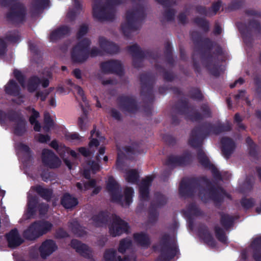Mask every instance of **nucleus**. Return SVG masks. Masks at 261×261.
<instances>
[{"label": "nucleus", "mask_w": 261, "mask_h": 261, "mask_svg": "<svg viewBox=\"0 0 261 261\" xmlns=\"http://www.w3.org/2000/svg\"><path fill=\"white\" fill-rule=\"evenodd\" d=\"M153 180L152 176H147L142 180L139 186V191L141 197L143 199H146L149 194V187Z\"/></svg>", "instance_id": "6ab92c4d"}, {"label": "nucleus", "mask_w": 261, "mask_h": 261, "mask_svg": "<svg viewBox=\"0 0 261 261\" xmlns=\"http://www.w3.org/2000/svg\"><path fill=\"white\" fill-rule=\"evenodd\" d=\"M84 190H87L90 188H94L92 191V194L95 195L98 194L101 190L100 187H96V181L94 179H92L89 181L84 183Z\"/></svg>", "instance_id": "f704fd0d"}, {"label": "nucleus", "mask_w": 261, "mask_h": 261, "mask_svg": "<svg viewBox=\"0 0 261 261\" xmlns=\"http://www.w3.org/2000/svg\"><path fill=\"white\" fill-rule=\"evenodd\" d=\"M44 125L43 126V129L45 131H48L50 128H53L55 126V122L50 118V116L48 113H45L44 114Z\"/></svg>", "instance_id": "72a5a7b5"}, {"label": "nucleus", "mask_w": 261, "mask_h": 261, "mask_svg": "<svg viewBox=\"0 0 261 261\" xmlns=\"http://www.w3.org/2000/svg\"><path fill=\"white\" fill-rule=\"evenodd\" d=\"M81 7V3L79 0H74V9L67 13V16L69 20H72L76 15Z\"/></svg>", "instance_id": "473e14b6"}, {"label": "nucleus", "mask_w": 261, "mask_h": 261, "mask_svg": "<svg viewBox=\"0 0 261 261\" xmlns=\"http://www.w3.org/2000/svg\"><path fill=\"white\" fill-rule=\"evenodd\" d=\"M91 223L95 226H102L104 223L101 216H94L91 219Z\"/></svg>", "instance_id": "de8ad7c7"}, {"label": "nucleus", "mask_w": 261, "mask_h": 261, "mask_svg": "<svg viewBox=\"0 0 261 261\" xmlns=\"http://www.w3.org/2000/svg\"><path fill=\"white\" fill-rule=\"evenodd\" d=\"M90 167L94 173L99 171L100 168V166L98 163H95L94 162H91V165H90Z\"/></svg>", "instance_id": "338daca9"}, {"label": "nucleus", "mask_w": 261, "mask_h": 261, "mask_svg": "<svg viewBox=\"0 0 261 261\" xmlns=\"http://www.w3.org/2000/svg\"><path fill=\"white\" fill-rule=\"evenodd\" d=\"M41 83V80L37 77H32L29 80L27 83V89L29 91L34 92Z\"/></svg>", "instance_id": "c85d7f7f"}, {"label": "nucleus", "mask_w": 261, "mask_h": 261, "mask_svg": "<svg viewBox=\"0 0 261 261\" xmlns=\"http://www.w3.org/2000/svg\"><path fill=\"white\" fill-rule=\"evenodd\" d=\"M127 50L128 53L134 57V64L135 66H137V65L135 64V60L137 58L138 56H139L140 54V49L139 47L137 44H133L128 47Z\"/></svg>", "instance_id": "e433bc0d"}, {"label": "nucleus", "mask_w": 261, "mask_h": 261, "mask_svg": "<svg viewBox=\"0 0 261 261\" xmlns=\"http://www.w3.org/2000/svg\"><path fill=\"white\" fill-rule=\"evenodd\" d=\"M196 22L201 25L202 27L204 28L205 30H207L208 27V24L207 22H206L204 20L202 19H196L195 20Z\"/></svg>", "instance_id": "052dcab7"}, {"label": "nucleus", "mask_w": 261, "mask_h": 261, "mask_svg": "<svg viewBox=\"0 0 261 261\" xmlns=\"http://www.w3.org/2000/svg\"><path fill=\"white\" fill-rule=\"evenodd\" d=\"M69 227L71 231L77 236L82 237L86 233L85 231L83 229L76 220H72L70 222Z\"/></svg>", "instance_id": "bb28decb"}, {"label": "nucleus", "mask_w": 261, "mask_h": 261, "mask_svg": "<svg viewBox=\"0 0 261 261\" xmlns=\"http://www.w3.org/2000/svg\"><path fill=\"white\" fill-rule=\"evenodd\" d=\"M220 7L221 4L220 3H216L213 4L211 10L207 12L204 9L203 10V13L208 16H213L216 14V12L220 9Z\"/></svg>", "instance_id": "37998d69"}, {"label": "nucleus", "mask_w": 261, "mask_h": 261, "mask_svg": "<svg viewBox=\"0 0 261 261\" xmlns=\"http://www.w3.org/2000/svg\"><path fill=\"white\" fill-rule=\"evenodd\" d=\"M8 120L16 121L14 128L15 134L17 135H21L24 133L26 129L25 121L24 119L19 118L15 112H12L8 114H6L3 111H0V122H5Z\"/></svg>", "instance_id": "39448f33"}, {"label": "nucleus", "mask_w": 261, "mask_h": 261, "mask_svg": "<svg viewBox=\"0 0 261 261\" xmlns=\"http://www.w3.org/2000/svg\"><path fill=\"white\" fill-rule=\"evenodd\" d=\"M73 88L75 92L77 93L79 95V97H80L83 101L85 103V106H87V103L86 100V98L84 96V91L79 86L73 85Z\"/></svg>", "instance_id": "49530a36"}, {"label": "nucleus", "mask_w": 261, "mask_h": 261, "mask_svg": "<svg viewBox=\"0 0 261 261\" xmlns=\"http://www.w3.org/2000/svg\"><path fill=\"white\" fill-rule=\"evenodd\" d=\"M215 232L217 239L222 242H225L226 237L223 230L218 225L215 227Z\"/></svg>", "instance_id": "a19ab883"}, {"label": "nucleus", "mask_w": 261, "mask_h": 261, "mask_svg": "<svg viewBox=\"0 0 261 261\" xmlns=\"http://www.w3.org/2000/svg\"><path fill=\"white\" fill-rule=\"evenodd\" d=\"M143 10L142 9L129 10L126 12L125 18L122 22L121 29L126 36H129L133 32L139 28V19L142 17Z\"/></svg>", "instance_id": "7ed1b4c3"}, {"label": "nucleus", "mask_w": 261, "mask_h": 261, "mask_svg": "<svg viewBox=\"0 0 261 261\" xmlns=\"http://www.w3.org/2000/svg\"><path fill=\"white\" fill-rule=\"evenodd\" d=\"M42 159L43 162L51 168H57L61 164L60 159L48 149H44L42 151Z\"/></svg>", "instance_id": "6e6552de"}, {"label": "nucleus", "mask_w": 261, "mask_h": 261, "mask_svg": "<svg viewBox=\"0 0 261 261\" xmlns=\"http://www.w3.org/2000/svg\"><path fill=\"white\" fill-rule=\"evenodd\" d=\"M198 158L199 162L202 165L205 167H208L210 164L208 159L202 151H200L198 154Z\"/></svg>", "instance_id": "c03bdc74"}, {"label": "nucleus", "mask_w": 261, "mask_h": 261, "mask_svg": "<svg viewBox=\"0 0 261 261\" xmlns=\"http://www.w3.org/2000/svg\"><path fill=\"white\" fill-rule=\"evenodd\" d=\"M93 16L98 20H111L115 15V6L119 3V0H109L106 5L101 4L99 0H94Z\"/></svg>", "instance_id": "f03ea898"}, {"label": "nucleus", "mask_w": 261, "mask_h": 261, "mask_svg": "<svg viewBox=\"0 0 261 261\" xmlns=\"http://www.w3.org/2000/svg\"><path fill=\"white\" fill-rule=\"evenodd\" d=\"M124 177L128 182L135 184L139 178V174L135 169H128L126 170Z\"/></svg>", "instance_id": "a878e982"}, {"label": "nucleus", "mask_w": 261, "mask_h": 261, "mask_svg": "<svg viewBox=\"0 0 261 261\" xmlns=\"http://www.w3.org/2000/svg\"><path fill=\"white\" fill-rule=\"evenodd\" d=\"M49 93V92H37L36 96L37 97H40L42 101H44Z\"/></svg>", "instance_id": "680f3d73"}, {"label": "nucleus", "mask_w": 261, "mask_h": 261, "mask_svg": "<svg viewBox=\"0 0 261 261\" xmlns=\"http://www.w3.org/2000/svg\"><path fill=\"white\" fill-rule=\"evenodd\" d=\"M231 129L230 124L228 122L224 124L223 125H221L219 126L218 128L212 127V130L213 133L215 134H218L220 132L228 131Z\"/></svg>", "instance_id": "ea45409f"}, {"label": "nucleus", "mask_w": 261, "mask_h": 261, "mask_svg": "<svg viewBox=\"0 0 261 261\" xmlns=\"http://www.w3.org/2000/svg\"><path fill=\"white\" fill-rule=\"evenodd\" d=\"M119 105L121 110L125 113H134L137 110L135 100L129 96L121 97Z\"/></svg>", "instance_id": "9d476101"}, {"label": "nucleus", "mask_w": 261, "mask_h": 261, "mask_svg": "<svg viewBox=\"0 0 261 261\" xmlns=\"http://www.w3.org/2000/svg\"><path fill=\"white\" fill-rule=\"evenodd\" d=\"M132 246V241L129 239H122L120 241L118 247V251L123 253Z\"/></svg>", "instance_id": "2f4dec72"}, {"label": "nucleus", "mask_w": 261, "mask_h": 261, "mask_svg": "<svg viewBox=\"0 0 261 261\" xmlns=\"http://www.w3.org/2000/svg\"><path fill=\"white\" fill-rule=\"evenodd\" d=\"M200 236L207 244L212 246H214V239L206 228L200 232Z\"/></svg>", "instance_id": "7c9ffc66"}, {"label": "nucleus", "mask_w": 261, "mask_h": 261, "mask_svg": "<svg viewBox=\"0 0 261 261\" xmlns=\"http://www.w3.org/2000/svg\"><path fill=\"white\" fill-rule=\"evenodd\" d=\"M35 224H36L41 236L50 231L53 227L52 224L48 221H38L35 222Z\"/></svg>", "instance_id": "393cba45"}, {"label": "nucleus", "mask_w": 261, "mask_h": 261, "mask_svg": "<svg viewBox=\"0 0 261 261\" xmlns=\"http://www.w3.org/2000/svg\"><path fill=\"white\" fill-rule=\"evenodd\" d=\"M242 205L244 207L248 208L253 205V201L251 199H243L242 201Z\"/></svg>", "instance_id": "bf43d9fd"}, {"label": "nucleus", "mask_w": 261, "mask_h": 261, "mask_svg": "<svg viewBox=\"0 0 261 261\" xmlns=\"http://www.w3.org/2000/svg\"><path fill=\"white\" fill-rule=\"evenodd\" d=\"M50 146L51 147L56 149L58 153H62L61 152V150H63V151H65L68 150V147H66L62 144L59 145L56 140H54L51 142Z\"/></svg>", "instance_id": "79ce46f5"}, {"label": "nucleus", "mask_w": 261, "mask_h": 261, "mask_svg": "<svg viewBox=\"0 0 261 261\" xmlns=\"http://www.w3.org/2000/svg\"><path fill=\"white\" fill-rule=\"evenodd\" d=\"M26 110L28 111V114H30L29 120L30 123L34 125V129L35 131L39 132L41 126L40 123L36 120V118L39 117V113L34 108L31 107H27Z\"/></svg>", "instance_id": "4be33fe9"}, {"label": "nucleus", "mask_w": 261, "mask_h": 261, "mask_svg": "<svg viewBox=\"0 0 261 261\" xmlns=\"http://www.w3.org/2000/svg\"><path fill=\"white\" fill-rule=\"evenodd\" d=\"M186 157L177 155L170 156L166 162V164L169 166H174L178 165L185 164L187 162Z\"/></svg>", "instance_id": "b1692460"}, {"label": "nucleus", "mask_w": 261, "mask_h": 261, "mask_svg": "<svg viewBox=\"0 0 261 261\" xmlns=\"http://www.w3.org/2000/svg\"><path fill=\"white\" fill-rule=\"evenodd\" d=\"M5 90L7 93L13 95L18 94L19 92V87L13 80L10 81L6 86Z\"/></svg>", "instance_id": "c756f323"}, {"label": "nucleus", "mask_w": 261, "mask_h": 261, "mask_svg": "<svg viewBox=\"0 0 261 261\" xmlns=\"http://www.w3.org/2000/svg\"><path fill=\"white\" fill-rule=\"evenodd\" d=\"M19 39V35L17 32H14L10 34L7 37V41L10 42H16Z\"/></svg>", "instance_id": "8fccbe9b"}, {"label": "nucleus", "mask_w": 261, "mask_h": 261, "mask_svg": "<svg viewBox=\"0 0 261 261\" xmlns=\"http://www.w3.org/2000/svg\"><path fill=\"white\" fill-rule=\"evenodd\" d=\"M111 116L115 119L119 120L120 119V114L118 111L115 109H112L111 111Z\"/></svg>", "instance_id": "69168bd1"}, {"label": "nucleus", "mask_w": 261, "mask_h": 261, "mask_svg": "<svg viewBox=\"0 0 261 261\" xmlns=\"http://www.w3.org/2000/svg\"><path fill=\"white\" fill-rule=\"evenodd\" d=\"M23 235L24 238L29 240H35L41 237L35 222L24 231Z\"/></svg>", "instance_id": "a211bd4d"}, {"label": "nucleus", "mask_w": 261, "mask_h": 261, "mask_svg": "<svg viewBox=\"0 0 261 261\" xmlns=\"http://www.w3.org/2000/svg\"><path fill=\"white\" fill-rule=\"evenodd\" d=\"M157 201L159 203L158 205H161L166 202V199L163 195L160 194L157 197Z\"/></svg>", "instance_id": "774afa93"}, {"label": "nucleus", "mask_w": 261, "mask_h": 261, "mask_svg": "<svg viewBox=\"0 0 261 261\" xmlns=\"http://www.w3.org/2000/svg\"><path fill=\"white\" fill-rule=\"evenodd\" d=\"M50 139L48 135H44L42 134H38L37 136V140L38 142L43 143L49 141Z\"/></svg>", "instance_id": "864d4df0"}, {"label": "nucleus", "mask_w": 261, "mask_h": 261, "mask_svg": "<svg viewBox=\"0 0 261 261\" xmlns=\"http://www.w3.org/2000/svg\"><path fill=\"white\" fill-rule=\"evenodd\" d=\"M91 44L88 38L79 40L73 46L71 51L72 60L76 63H83L89 57L88 49Z\"/></svg>", "instance_id": "20e7f679"}, {"label": "nucleus", "mask_w": 261, "mask_h": 261, "mask_svg": "<svg viewBox=\"0 0 261 261\" xmlns=\"http://www.w3.org/2000/svg\"><path fill=\"white\" fill-rule=\"evenodd\" d=\"M107 188L111 195L112 200L120 203L122 206H128L132 202L133 193L132 188H126L124 192V196L120 195V188L113 177H109Z\"/></svg>", "instance_id": "f257e3e1"}, {"label": "nucleus", "mask_w": 261, "mask_h": 261, "mask_svg": "<svg viewBox=\"0 0 261 261\" xmlns=\"http://www.w3.org/2000/svg\"><path fill=\"white\" fill-rule=\"evenodd\" d=\"M8 245L11 248H15L21 245L23 239L21 238L17 229L12 230L7 234Z\"/></svg>", "instance_id": "2eb2a0df"}, {"label": "nucleus", "mask_w": 261, "mask_h": 261, "mask_svg": "<svg viewBox=\"0 0 261 261\" xmlns=\"http://www.w3.org/2000/svg\"><path fill=\"white\" fill-rule=\"evenodd\" d=\"M98 43L99 47L102 52L115 54L119 50V47L117 45L109 41L103 37H99Z\"/></svg>", "instance_id": "ddd939ff"}, {"label": "nucleus", "mask_w": 261, "mask_h": 261, "mask_svg": "<svg viewBox=\"0 0 261 261\" xmlns=\"http://www.w3.org/2000/svg\"><path fill=\"white\" fill-rule=\"evenodd\" d=\"M69 32V29L66 27H63L53 32L50 35L51 40H56L64 35L67 34Z\"/></svg>", "instance_id": "cd10ccee"}, {"label": "nucleus", "mask_w": 261, "mask_h": 261, "mask_svg": "<svg viewBox=\"0 0 261 261\" xmlns=\"http://www.w3.org/2000/svg\"><path fill=\"white\" fill-rule=\"evenodd\" d=\"M101 68L105 73L115 72L121 74L122 71L121 62L116 60H111L103 62L101 64Z\"/></svg>", "instance_id": "9b49d317"}, {"label": "nucleus", "mask_w": 261, "mask_h": 261, "mask_svg": "<svg viewBox=\"0 0 261 261\" xmlns=\"http://www.w3.org/2000/svg\"><path fill=\"white\" fill-rule=\"evenodd\" d=\"M134 239L137 243L143 248H147L150 244V239L145 233H136L134 234Z\"/></svg>", "instance_id": "5701e85b"}, {"label": "nucleus", "mask_w": 261, "mask_h": 261, "mask_svg": "<svg viewBox=\"0 0 261 261\" xmlns=\"http://www.w3.org/2000/svg\"><path fill=\"white\" fill-rule=\"evenodd\" d=\"M222 144V151L226 157H228L233 151L235 148L234 142L228 138H223L221 141Z\"/></svg>", "instance_id": "aec40b11"}, {"label": "nucleus", "mask_w": 261, "mask_h": 261, "mask_svg": "<svg viewBox=\"0 0 261 261\" xmlns=\"http://www.w3.org/2000/svg\"><path fill=\"white\" fill-rule=\"evenodd\" d=\"M246 142H247V144H248V145L249 146V153L251 155H255V146L253 144L252 140L250 138H248L246 139Z\"/></svg>", "instance_id": "09e8293b"}, {"label": "nucleus", "mask_w": 261, "mask_h": 261, "mask_svg": "<svg viewBox=\"0 0 261 261\" xmlns=\"http://www.w3.org/2000/svg\"><path fill=\"white\" fill-rule=\"evenodd\" d=\"M61 152L62 153H59L61 158H63V160L66 164V165L68 167L69 169H71L72 167L71 163L69 161H68L67 159L64 158L65 156V153H67V151H63V150H61Z\"/></svg>", "instance_id": "13d9d810"}, {"label": "nucleus", "mask_w": 261, "mask_h": 261, "mask_svg": "<svg viewBox=\"0 0 261 261\" xmlns=\"http://www.w3.org/2000/svg\"><path fill=\"white\" fill-rule=\"evenodd\" d=\"M189 211L191 215L195 216H198L202 214V212L195 205H192L190 208Z\"/></svg>", "instance_id": "603ef678"}, {"label": "nucleus", "mask_w": 261, "mask_h": 261, "mask_svg": "<svg viewBox=\"0 0 261 261\" xmlns=\"http://www.w3.org/2000/svg\"><path fill=\"white\" fill-rule=\"evenodd\" d=\"M14 74L15 77L18 80L20 84L21 85V86L24 87L25 86L23 82V78L21 72L17 70H15L14 71Z\"/></svg>", "instance_id": "6e6d98bb"}, {"label": "nucleus", "mask_w": 261, "mask_h": 261, "mask_svg": "<svg viewBox=\"0 0 261 261\" xmlns=\"http://www.w3.org/2000/svg\"><path fill=\"white\" fill-rule=\"evenodd\" d=\"M103 52L101 49H99L96 47H93L90 52H89V55H90L91 57H95L98 55L102 54Z\"/></svg>", "instance_id": "4d7b16f0"}, {"label": "nucleus", "mask_w": 261, "mask_h": 261, "mask_svg": "<svg viewBox=\"0 0 261 261\" xmlns=\"http://www.w3.org/2000/svg\"><path fill=\"white\" fill-rule=\"evenodd\" d=\"M36 192L43 198L48 200L51 195V191L48 189L42 188L41 186H37L36 187Z\"/></svg>", "instance_id": "c9c22d12"}, {"label": "nucleus", "mask_w": 261, "mask_h": 261, "mask_svg": "<svg viewBox=\"0 0 261 261\" xmlns=\"http://www.w3.org/2000/svg\"><path fill=\"white\" fill-rule=\"evenodd\" d=\"M25 11L23 6L18 4L13 8L8 14V18L15 22H19L23 20Z\"/></svg>", "instance_id": "f8f14e48"}, {"label": "nucleus", "mask_w": 261, "mask_h": 261, "mask_svg": "<svg viewBox=\"0 0 261 261\" xmlns=\"http://www.w3.org/2000/svg\"><path fill=\"white\" fill-rule=\"evenodd\" d=\"M102 139L103 137L100 136L99 132H96L94 128L91 132V140L89 143L88 148L82 147L79 148L78 150L84 156H90L95 151V148L99 145V141Z\"/></svg>", "instance_id": "0eeeda50"}, {"label": "nucleus", "mask_w": 261, "mask_h": 261, "mask_svg": "<svg viewBox=\"0 0 261 261\" xmlns=\"http://www.w3.org/2000/svg\"><path fill=\"white\" fill-rule=\"evenodd\" d=\"M232 217L225 214L221 215V222L225 228L230 227L232 223Z\"/></svg>", "instance_id": "58836bf2"}, {"label": "nucleus", "mask_w": 261, "mask_h": 261, "mask_svg": "<svg viewBox=\"0 0 261 261\" xmlns=\"http://www.w3.org/2000/svg\"><path fill=\"white\" fill-rule=\"evenodd\" d=\"M66 139L71 142H79L81 140V137L75 133H67L65 136Z\"/></svg>", "instance_id": "a18cd8bd"}, {"label": "nucleus", "mask_w": 261, "mask_h": 261, "mask_svg": "<svg viewBox=\"0 0 261 261\" xmlns=\"http://www.w3.org/2000/svg\"><path fill=\"white\" fill-rule=\"evenodd\" d=\"M40 256L45 259L58 249L56 243L52 240H46L43 242L38 248Z\"/></svg>", "instance_id": "1a4fd4ad"}, {"label": "nucleus", "mask_w": 261, "mask_h": 261, "mask_svg": "<svg viewBox=\"0 0 261 261\" xmlns=\"http://www.w3.org/2000/svg\"><path fill=\"white\" fill-rule=\"evenodd\" d=\"M87 117L85 115L79 118V125L81 129H85L86 128Z\"/></svg>", "instance_id": "3c124183"}, {"label": "nucleus", "mask_w": 261, "mask_h": 261, "mask_svg": "<svg viewBox=\"0 0 261 261\" xmlns=\"http://www.w3.org/2000/svg\"><path fill=\"white\" fill-rule=\"evenodd\" d=\"M61 202L62 205L66 209L72 208L78 203L77 199L68 193L63 196Z\"/></svg>", "instance_id": "412c9836"}, {"label": "nucleus", "mask_w": 261, "mask_h": 261, "mask_svg": "<svg viewBox=\"0 0 261 261\" xmlns=\"http://www.w3.org/2000/svg\"><path fill=\"white\" fill-rule=\"evenodd\" d=\"M201 140V137L199 134H197L195 132H193L189 140V143L191 146L196 147L200 144Z\"/></svg>", "instance_id": "4c0bfd02"}, {"label": "nucleus", "mask_w": 261, "mask_h": 261, "mask_svg": "<svg viewBox=\"0 0 261 261\" xmlns=\"http://www.w3.org/2000/svg\"><path fill=\"white\" fill-rule=\"evenodd\" d=\"M109 232L113 237L120 236L128 231L127 223L118 217H115L109 224Z\"/></svg>", "instance_id": "423d86ee"}, {"label": "nucleus", "mask_w": 261, "mask_h": 261, "mask_svg": "<svg viewBox=\"0 0 261 261\" xmlns=\"http://www.w3.org/2000/svg\"><path fill=\"white\" fill-rule=\"evenodd\" d=\"M103 257L105 261H135L136 259V256L134 255L131 257L127 256L123 259L118 255L116 251L113 249L107 250L104 253Z\"/></svg>", "instance_id": "4468645a"}, {"label": "nucleus", "mask_w": 261, "mask_h": 261, "mask_svg": "<svg viewBox=\"0 0 261 261\" xmlns=\"http://www.w3.org/2000/svg\"><path fill=\"white\" fill-rule=\"evenodd\" d=\"M38 248H33L30 250V255L33 258H37L39 256Z\"/></svg>", "instance_id": "0e129e2a"}, {"label": "nucleus", "mask_w": 261, "mask_h": 261, "mask_svg": "<svg viewBox=\"0 0 261 261\" xmlns=\"http://www.w3.org/2000/svg\"><path fill=\"white\" fill-rule=\"evenodd\" d=\"M234 120L237 122H238V125L240 128L242 129H245V126L241 123L242 121V118L238 114H236L235 115Z\"/></svg>", "instance_id": "e2e57ef3"}, {"label": "nucleus", "mask_w": 261, "mask_h": 261, "mask_svg": "<svg viewBox=\"0 0 261 261\" xmlns=\"http://www.w3.org/2000/svg\"><path fill=\"white\" fill-rule=\"evenodd\" d=\"M49 0H34L31 6V13L32 16H35L41 13L48 5Z\"/></svg>", "instance_id": "f3484780"}, {"label": "nucleus", "mask_w": 261, "mask_h": 261, "mask_svg": "<svg viewBox=\"0 0 261 261\" xmlns=\"http://www.w3.org/2000/svg\"><path fill=\"white\" fill-rule=\"evenodd\" d=\"M71 246L76 252L85 257H90L92 254L91 248L84 244H82L76 240H73L71 242Z\"/></svg>", "instance_id": "dca6fc26"}, {"label": "nucleus", "mask_w": 261, "mask_h": 261, "mask_svg": "<svg viewBox=\"0 0 261 261\" xmlns=\"http://www.w3.org/2000/svg\"><path fill=\"white\" fill-rule=\"evenodd\" d=\"M88 31V27L85 24H83L81 26L78 33H77V37L79 39L85 35Z\"/></svg>", "instance_id": "5fc2aeb1"}]
</instances>
